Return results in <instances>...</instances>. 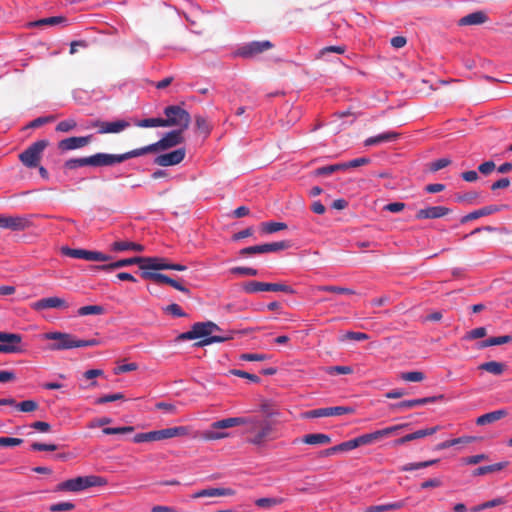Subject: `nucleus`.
Returning <instances> with one entry per match:
<instances>
[{"label": "nucleus", "instance_id": "obj_64", "mask_svg": "<svg viewBox=\"0 0 512 512\" xmlns=\"http://www.w3.org/2000/svg\"><path fill=\"white\" fill-rule=\"evenodd\" d=\"M451 163L449 158H440L432 163H430V170L436 172L440 169L447 167Z\"/></svg>", "mask_w": 512, "mask_h": 512}, {"label": "nucleus", "instance_id": "obj_54", "mask_svg": "<svg viewBox=\"0 0 512 512\" xmlns=\"http://www.w3.org/2000/svg\"><path fill=\"white\" fill-rule=\"evenodd\" d=\"M75 508V504L71 502H61L52 504L49 508L51 512H65V511H71Z\"/></svg>", "mask_w": 512, "mask_h": 512}, {"label": "nucleus", "instance_id": "obj_62", "mask_svg": "<svg viewBox=\"0 0 512 512\" xmlns=\"http://www.w3.org/2000/svg\"><path fill=\"white\" fill-rule=\"evenodd\" d=\"M328 374H351L353 372L350 366H330L326 369Z\"/></svg>", "mask_w": 512, "mask_h": 512}, {"label": "nucleus", "instance_id": "obj_27", "mask_svg": "<svg viewBox=\"0 0 512 512\" xmlns=\"http://www.w3.org/2000/svg\"><path fill=\"white\" fill-rule=\"evenodd\" d=\"M234 490L230 488H208L203 489L196 492L192 497L193 498H201V497H221V496H231L234 495Z\"/></svg>", "mask_w": 512, "mask_h": 512}, {"label": "nucleus", "instance_id": "obj_8", "mask_svg": "<svg viewBox=\"0 0 512 512\" xmlns=\"http://www.w3.org/2000/svg\"><path fill=\"white\" fill-rule=\"evenodd\" d=\"M48 145L49 141L47 139H41L34 142L19 155L20 161L28 168L37 167L41 159V155Z\"/></svg>", "mask_w": 512, "mask_h": 512}, {"label": "nucleus", "instance_id": "obj_21", "mask_svg": "<svg viewBox=\"0 0 512 512\" xmlns=\"http://www.w3.org/2000/svg\"><path fill=\"white\" fill-rule=\"evenodd\" d=\"M189 433V429L186 426H178L165 428L161 430L152 431L153 441H160L173 437L186 436Z\"/></svg>", "mask_w": 512, "mask_h": 512}, {"label": "nucleus", "instance_id": "obj_46", "mask_svg": "<svg viewBox=\"0 0 512 512\" xmlns=\"http://www.w3.org/2000/svg\"><path fill=\"white\" fill-rule=\"evenodd\" d=\"M317 290L323 291V292L337 293V294H347V295L355 294V291L350 288H345V287H340V286H332V285L318 286Z\"/></svg>", "mask_w": 512, "mask_h": 512}, {"label": "nucleus", "instance_id": "obj_24", "mask_svg": "<svg viewBox=\"0 0 512 512\" xmlns=\"http://www.w3.org/2000/svg\"><path fill=\"white\" fill-rule=\"evenodd\" d=\"M68 304L64 299L59 297H48L38 300L33 304V308L36 310H44L50 308H67Z\"/></svg>", "mask_w": 512, "mask_h": 512}, {"label": "nucleus", "instance_id": "obj_55", "mask_svg": "<svg viewBox=\"0 0 512 512\" xmlns=\"http://www.w3.org/2000/svg\"><path fill=\"white\" fill-rule=\"evenodd\" d=\"M369 339V335L362 332H353L348 331L346 334H344L341 338L342 341L344 340H355V341H363Z\"/></svg>", "mask_w": 512, "mask_h": 512}, {"label": "nucleus", "instance_id": "obj_40", "mask_svg": "<svg viewBox=\"0 0 512 512\" xmlns=\"http://www.w3.org/2000/svg\"><path fill=\"white\" fill-rule=\"evenodd\" d=\"M83 259L87 261L106 262L111 259V256L99 251H90L84 249Z\"/></svg>", "mask_w": 512, "mask_h": 512}, {"label": "nucleus", "instance_id": "obj_34", "mask_svg": "<svg viewBox=\"0 0 512 512\" xmlns=\"http://www.w3.org/2000/svg\"><path fill=\"white\" fill-rule=\"evenodd\" d=\"M507 465H508V462L504 461V462H499V463H495L492 465L481 466V467L476 468L472 472V475L473 476H482L485 474L498 472V471L503 470L505 467H507Z\"/></svg>", "mask_w": 512, "mask_h": 512}, {"label": "nucleus", "instance_id": "obj_47", "mask_svg": "<svg viewBox=\"0 0 512 512\" xmlns=\"http://www.w3.org/2000/svg\"><path fill=\"white\" fill-rule=\"evenodd\" d=\"M504 503H505L504 498L499 497V498H495V499H492L490 501L484 502L482 504H479L477 506H474V507L471 508V511L472 512H480V511H482L484 509L493 508V507L502 505Z\"/></svg>", "mask_w": 512, "mask_h": 512}, {"label": "nucleus", "instance_id": "obj_17", "mask_svg": "<svg viewBox=\"0 0 512 512\" xmlns=\"http://www.w3.org/2000/svg\"><path fill=\"white\" fill-rule=\"evenodd\" d=\"M273 47V44L268 41H253L243 47H241L238 51V54L244 58L254 57L266 50H269Z\"/></svg>", "mask_w": 512, "mask_h": 512}, {"label": "nucleus", "instance_id": "obj_57", "mask_svg": "<svg viewBox=\"0 0 512 512\" xmlns=\"http://www.w3.org/2000/svg\"><path fill=\"white\" fill-rule=\"evenodd\" d=\"M486 334H487V331H486L485 327H478V328H475V329L469 331L465 335V339L466 340L480 339V338L485 337Z\"/></svg>", "mask_w": 512, "mask_h": 512}, {"label": "nucleus", "instance_id": "obj_33", "mask_svg": "<svg viewBox=\"0 0 512 512\" xmlns=\"http://www.w3.org/2000/svg\"><path fill=\"white\" fill-rule=\"evenodd\" d=\"M302 442L308 445L329 444L331 437L323 433L307 434L302 438Z\"/></svg>", "mask_w": 512, "mask_h": 512}, {"label": "nucleus", "instance_id": "obj_53", "mask_svg": "<svg viewBox=\"0 0 512 512\" xmlns=\"http://www.w3.org/2000/svg\"><path fill=\"white\" fill-rule=\"evenodd\" d=\"M479 197V193L478 192H468V193H465V194H458L456 195V201L459 202V203H474L476 201V199Z\"/></svg>", "mask_w": 512, "mask_h": 512}, {"label": "nucleus", "instance_id": "obj_2", "mask_svg": "<svg viewBox=\"0 0 512 512\" xmlns=\"http://www.w3.org/2000/svg\"><path fill=\"white\" fill-rule=\"evenodd\" d=\"M222 331L221 328L212 321L197 322L192 325L187 332L181 333L178 340L200 339L194 343L195 347H204L213 343H222L234 339V331H228L224 335H214L216 332Z\"/></svg>", "mask_w": 512, "mask_h": 512}, {"label": "nucleus", "instance_id": "obj_50", "mask_svg": "<svg viewBox=\"0 0 512 512\" xmlns=\"http://www.w3.org/2000/svg\"><path fill=\"white\" fill-rule=\"evenodd\" d=\"M283 502L281 498H259L255 501V504L261 508H270L279 505Z\"/></svg>", "mask_w": 512, "mask_h": 512}, {"label": "nucleus", "instance_id": "obj_4", "mask_svg": "<svg viewBox=\"0 0 512 512\" xmlns=\"http://www.w3.org/2000/svg\"><path fill=\"white\" fill-rule=\"evenodd\" d=\"M165 127H178L184 132L190 125L191 116L188 111L178 105L167 106L164 109Z\"/></svg>", "mask_w": 512, "mask_h": 512}, {"label": "nucleus", "instance_id": "obj_59", "mask_svg": "<svg viewBox=\"0 0 512 512\" xmlns=\"http://www.w3.org/2000/svg\"><path fill=\"white\" fill-rule=\"evenodd\" d=\"M230 373L232 375L248 379V380H250V381H252L254 383H259L260 382V378L257 375L250 374V373L245 372L243 370L233 369V370L230 371Z\"/></svg>", "mask_w": 512, "mask_h": 512}, {"label": "nucleus", "instance_id": "obj_58", "mask_svg": "<svg viewBox=\"0 0 512 512\" xmlns=\"http://www.w3.org/2000/svg\"><path fill=\"white\" fill-rule=\"evenodd\" d=\"M164 311L173 315L174 317H186V313L176 303H172V304L166 306L164 308Z\"/></svg>", "mask_w": 512, "mask_h": 512}, {"label": "nucleus", "instance_id": "obj_23", "mask_svg": "<svg viewBox=\"0 0 512 512\" xmlns=\"http://www.w3.org/2000/svg\"><path fill=\"white\" fill-rule=\"evenodd\" d=\"M438 429H439V427L435 426V427H431V428H425V429L417 430V431H415L413 433L407 434V435H405V436H403L401 438H398V439L394 440L393 441V446L397 447V446L403 445V444H405V443H407L409 441L433 435L434 433H436L438 431Z\"/></svg>", "mask_w": 512, "mask_h": 512}, {"label": "nucleus", "instance_id": "obj_10", "mask_svg": "<svg viewBox=\"0 0 512 512\" xmlns=\"http://www.w3.org/2000/svg\"><path fill=\"white\" fill-rule=\"evenodd\" d=\"M130 127V122L124 119L115 121H102L100 119L93 120L87 128H97L99 134H119Z\"/></svg>", "mask_w": 512, "mask_h": 512}, {"label": "nucleus", "instance_id": "obj_13", "mask_svg": "<svg viewBox=\"0 0 512 512\" xmlns=\"http://www.w3.org/2000/svg\"><path fill=\"white\" fill-rule=\"evenodd\" d=\"M354 408L349 406H335V407H325L319 409H313L307 411L304 416L306 418H319V417H331V416H340L344 414H352L354 413Z\"/></svg>", "mask_w": 512, "mask_h": 512}, {"label": "nucleus", "instance_id": "obj_32", "mask_svg": "<svg viewBox=\"0 0 512 512\" xmlns=\"http://www.w3.org/2000/svg\"><path fill=\"white\" fill-rule=\"evenodd\" d=\"M67 19L64 16H52L48 18H42L36 21L29 22L27 24L28 27H44V26H54L58 24L65 23Z\"/></svg>", "mask_w": 512, "mask_h": 512}, {"label": "nucleus", "instance_id": "obj_52", "mask_svg": "<svg viewBox=\"0 0 512 512\" xmlns=\"http://www.w3.org/2000/svg\"><path fill=\"white\" fill-rule=\"evenodd\" d=\"M401 378L404 381L421 382L422 380H424L425 375H424V373H422L420 371H411V372L402 373Z\"/></svg>", "mask_w": 512, "mask_h": 512}, {"label": "nucleus", "instance_id": "obj_29", "mask_svg": "<svg viewBox=\"0 0 512 512\" xmlns=\"http://www.w3.org/2000/svg\"><path fill=\"white\" fill-rule=\"evenodd\" d=\"M506 415L507 411L505 409L495 410L479 416L476 419V424L480 426L491 424L504 418Z\"/></svg>", "mask_w": 512, "mask_h": 512}, {"label": "nucleus", "instance_id": "obj_49", "mask_svg": "<svg viewBox=\"0 0 512 512\" xmlns=\"http://www.w3.org/2000/svg\"><path fill=\"white\" fill-rule=\"evenodd\" d=\"M76 126H77V123H76L75 119L69 118V119L60 121L56 125L55 130L57 132L67 133V132L74 130L76 128Z\"/></svg>", "mask_w": 512, "mask_h": 512}, {"label": "nucleus", "instance_id": "obj_30", "mask_svg": "<svg viewBox=\"0 0 512 512\" xmlns=\"http://www.w3.org/2000/svg\"><path fill=\"white\" fill-rule=\"evenodd\" d=\"M406 505L405 500H399L387 504L373 505L365 509V512H387L401 510Z\"/></svg>", "mask_w": 512, "mask_h": 512}, {"label": "nucleus", "instance_id": "obj_60", "mask_svg": "<svg viewBox=\"0 0 512 512\" xmlns=\"http://www.w3.org/2000/svg\"><path fill=\"white\" fill-rule=\"evenodd\" d=\"M231 273L242 276H256L258 271L250 267H234L231 269Z\"/></svg>", "mask_w": 512, "mask_h": 512}, {"label": "nucleus", "instance_id": "obj_25", "mask_svg": "<svg viewBox=\"0 0 512 512\" xmlns=\"http://www.w3.org/2000/svg\"><path fill=\"white\" fill-rule=\"evenodd\" d=\"M141 261H142V257L136 256V257H132V258L121 259V260H118V261H115V262L109 263V264L98 265V266H96V268L99 270H102V271L109 272V271H113V270H116V269H119V268H122L125 266H130L133 264H138L140 267Z\"/></svg>", "mask_w": 512, "mask_h": 512}, {"label": "nucleus", "instance_id": "obj_18", "mask_svg": "<svg viewBox=\"0 0 512 512\" xmlns=\"http://www.w3.org/2000/svg\"><path fill=\"white\" fill-rule=\"evenodd\" d=\"M22 336L16 333H7L0 331V345L7 346L9 351H2V353H19L23 349L21 347Z\"/></svg>", "mask_w": 512, "mask_h": 512}, {"label": "nucleus", "instance_id": "obj_41", "mask_svg": "<svg viewBox=\"0 0 512 512\" xmlns=\"http://www.w3.org/2000/svg\"><path fill=\"white\" fill-rule=\"evenodd\" d=\"M104 312L105 309L101 305H87L79 308L77 311L79 316L102 315Z\"/></svg>", "mask_w": 512, "mask_h": 512}, {"label": "nucleus", "instance_id": "obj_3", "mask_svg": "<svg viewBox=\"0 0 512 512\" xmlns=\"http://www.w3.org/2000/svg\"><path fill=\"white\" fill-rule=\"evenodd\" d=\"M184 142L183 132L181 130H172L164 135L159 141L150 145L136 148L138 157L148 153L168 150Z\"/></svg>", "mask_w": 512, "mask_h": 512}, {"label": "nucleus", "instance_id": "obj_39", "mask_svg": "<svg viewBox=\"0 0 512 512\" xmlns=\"http://www.w3.org/2000/svg\"><path fill=\"white\" fill-rule=\"evenodd\" d=\"M287 229V224L284 222H263L261 224V230L264 233L272 234L281 230Z\"/></svg>", "mask_w": 512, "mask_h": 512}, {"label": "nucleus", "instance_id": "obj_44", "mask_svg": "<svg viewBox=\"0 0 512 512\" xmlns=\"http://www.w3.org/2000/svg\"><path fill=\"white\" fill-rule=\"evenodd\" d=\"M15 408L24 413H31L38 410L39 404L35 400H24L22 402H17Z\"/></svg>", "mask_w": 512, "mask_h": 512}, {"label": "nucleus", "instance_id": "obj_20", "mask_svg": "<svg viewBox=\"0 0 512 512\" xmlns=\"http://www.w3.org/2000/svg\"><path fill=\"white\" fill-rule=\"evenodd\" d=\"M168 261L163 257H142L140 269L142 270L141 276L144 273L155 272L159 270H167Z\"/></svg>", "mask_w": 512, "mask_h": 512}, {"label": "nucleus", "instance_id": "obj_19", "mask_svg": "<svg viewBox=\"0 0 512 512\" xmlns=\"http://www.w3.org/2000/svg\"><path fill=\"white\" fill-rule=\"evenodd\" d=\"M451 213V209L445 206H429L419 209L415 214L417 220L438 219Z\"/></svg>", "mask_w": 512, "mask_h": 512}, {"label": "nucleus", "instance_id": "obj_51", "mask_svg": "<svg viewBox=\"0 0 512 512\" xmlns=\"http://www.w3.org/2000/svg\"><path fill=\"white\" fill-rule=\"evenodd\" d=\"M134 431V427L132 426H124V427H106L103 428L102 432L106 435H114V434H129Z\"/></svg>", "mask_w": 512, "mask_h": 512}, {"label": "nucleus", "instance_id": "obj_45", "mask_svg": "<svg viewBox=\"0 0 512 512\" xmlns=\"http://www.w3.org/2000/svg\"><path fill=\"white\" fill-rule=\"evenodd\" d=\"M438 461H439L438 459H434V460H428V461L417 462V463H408V464L402 466L400 468V470L403 472H406V471L422 469V468L432 466V465L436 464Z\"/></svg>", "mask_w": 512, "mask_h": 512}, {"label": "nucleus", "instance_id": "obj_36", "mask_svg": "<svg viewBox=\"0 0 512 512\" xmlns=\"http://www.w3.org/2000/svg\"><path fill=\"white\" fill-rule=\"evenodd\" d=\"M506 365L498 361H489L479 365V369L491 373L493 375H501L505 370Z\"/></svg>", "mask_w": 512, "mask_h": 512}, {"label": "nucleus", "instance_id": "obj_1", "mask_svg": "<svg viewBox=\"0 0 512 512\" xmlns=\"http://www.w3.org/2000/svg\"><path fill=\"white\" fill-rule=\"evenodd\" d=\"M239 425H245V433L248 435L247 441L253 445H263L268 441L276 440L280 437L277 428V421L274 419L252 417H231L215 421L211 424V430L203 434L206 440H218L229 436L226 432H218L219 429H227Z\"/></svg>", "mask_w": 512, "mask_h": 512}, {"label": "nucleus", "instance_id": "obj_43", "mask_svg": "<svg viewBox=\"0 0 512 512\" xmlns=\"http://www.w3.org/2000/svg\"><path fill=\"white\" fill-rule=\"evenodd\" d=\"M195 125L197 130L205 137L210 134L212 127L205 117L200 115L195 116Z\"/></svg>", "mask_w": 512, "mask_h": 512}, {"label": "nucleus", "instance_id": "obj_22", "mask_svg": "<svg viewBox=\"0 0 512 512\" xmlns=\"http://www.w3.org/2000/svg\"><path fill=\"white\" fill-rule=\"evenodd\" d=\"M443 395L440 396H432V397H425V398H419V399H412V400H404L399 403H396L392 405V408L395 411H404L407 409H412L416 406L425 405L428 403H434L438 399H442Z\"/></svg>", "mask_w": 512, "mask_h": 512}, {"label": "nucleus", "instance_id": "obj_15", "mask_svg": "<svg viewBox=\"0 0 512 512\" xmlns=\"http://www.w3.org/2000/svg\"><path fill=\"white\" fill-rule=\"evenodd\" d=\"M93 139L92 135H86V136H73L69 138H65L58 142V149L61 152H67L72 151L76 149H81L88 144L91 143Z\"/></svg>", "mask_w": 512, "mask_h": 512}, {"label": "nucleus", "instance_id": "obj_5", "mask_svg": "<svg viewBox=\"0 0 512 512\" xmlns=\"http://www.w3.org/2000/svg\"><path fill=\"white\" fill-rule=\"evenodd\" d=\"M105 481L99 476H79L73 479L66 480L57 485V491H71L79 492L90 487L100 486Z\"/></svg>", "mask_w": 512, "mask_h": 512}, {"label": "nucleus", "instance_id": "obj_28", "mask_svg": "<svg viewBox=\"0 0 512 512\" xmlns=\"http://www.w3.org/2000/svg\"><path fill=\"white\" fill-rule=\"evenodd\" d=\"M499 210H500L499 207L496 205H489V206L482 207V208L475 210V211L465 215L464 217H462L461 223H467L469 221L478 219L480 217L496 213Z\"/></svg>", "mask_w": 512, "mask_h": 512}, {"label": "nucleus", "instance_id": "obj_56", "mask_svg": "<svg viewBox=\"0 0 512 512\" xmlns=\"http://www.w3.org/2000/svg\"><path fill=\"white\" fill-rule=\"evenodd\" d=\"M269 358V355L260 353H244L240 355V359L244 361H265Z\"/></svg>", "mask_w": 512, "mask_h": 512}, {"label": "nucleus", "instance_id": "obj_42", "mask_svg": "<svg viewBox=\"0 0 512 512\" xmlns=\"http://www.w3.org/2000/svg\"><path fill=\"white\" fill-rule=\"evenodd\" d=\"M135 125L141 128L165 127L164 118H146L135 122Z\"/></svg>", "mask_w": 512, "mask_h": 512}, {"label": "nucleus", "instance_id": "obj_9", "mask_svg": "<svg viewBox=\"0 0 512 512\" xmlns=\"http://www.w3.org/2000/svg\"><path fill=\"white\" fill-rule=\"evenodd\" d=\"M243 291L248 294L258 293L262 291L284 292L286 294H294L295 290L284 283H267L259 281H249L244 283Z\"/></svg>", "mask_w": 512, "mask_h": 512}, {"label": "nucleus", "instance_id": "obj_26", "mask_svg": "<svg viewBox=\"0 0 512 512\" xmlns=\"http://www.w3.org/2000/svg\"><path fill=\"white\" fill-rule=\"evenodd\" d=\"M399 137H400L399 133L394 132V131H388V132H384V133H381L379 135L367 138L364 141V145L365 146L379 145V144H382V143L395 141Z\"/></svg>", "mask_w": 512, "mask_h": 512}, {"label": "nucleus", "instance_id": "obj_6", "mask_svg": "<svg viewBox=\"0 0 512 512\" xmlns=\"http://www.w3.org/2000/svg\"><path fill=\"white\" fill-rule=\"evenodd\" d=\"M138 157L137 150L133 149L122 154L96 153L90 155L91 167H108L126 160Z\"/></svg>", "mask_w": 512, "mask_h": 512}, {"label": "nucleus", "instance_id": "obj_16", "mask_svg": "<svg viewBox=\"0 0 512 512\" xmlns=\"http://www.w3.org/2000/svg\"><path fill=\"white\" fill-rule=\"evenodd\" d=\"M186 155V150L184 148H178L169 153L160 154L154 159V163L158 166L168 167L174 166L181 163Z\"/></svg>", "mask_w": 512, "mask_h": 512}, {"label": "nucleus", "instance_id": "obj_63", "mask_svg": "<svg viewBox=\"0 0 512 512\" xmlns=\"http://www.w3.org/2000/svg\"><path fill=\"white\" fill-rule=\"evenodd\" d=\"M61 251L65 256L76 259H83L84 249H72L69 247H63Z\"/></svg>", "mask_w": 512, "mask_h": 512}, {"label": "nucleus", "instance_id": "obj_7", "mask_svg": "<svg viewBox=\"0 0 512 512\" xmlns=\"http://www.w3.org/2000/svg\"><path fill=\"white\" fill-rule=\"evenodd\" d=\"M44 339L52 340L53 343L49 344L48 349L51 351L68 350L78 348V339L69 333L63 332H48L43 335Z\"/></svg>", "mask_w": 512, "mask_h": 512}, {"label": "nucleus", "instance_id": "obj_38", "mask_svg": "<svg viewBox=\"0 0 512 512\" xmlns=\"http://www.w3.org/2000/svg\"><path fill=\"white\" fill-rule=\"evenodd\" d=\"M91 166L90 156L81 158H71L64 163V168L68 170H75L80 167Z\"/></svg>", "mask_w": 512, "mask_h": 512}, {"label": "nucleus", "instance_id": "obj_37", "mask_svg": "<svg viewBox=\"0 0 512 512\" xmlns=\"http://www.w3.org/2000/svg\"><path fill=\"white\" fill-rule=\"evenodd\" d=\"M512 342V335H503L498 337H490L479 343V348H486L490 346L502 345Z\"/></svg>", "mask_w": 512, "mask_h": 512}, {"label": "nucleus", "instance_id": "obj_48", "mask_svg": "<svg viewBox=\"0 0 512 512\" xmlns=\"http://www.w3.org/2000/svg\"><path fill=\"white\" fill-rule=\"evenodd\" d=\"M381 439L379 430L358 436L360 446L370 445Z\"/></svg>", "mask_w": 512, "mask_h": 512}, {"label": "nucleus", "instance_id": "obj_61", "mask_svg": "<svg viewBox=\"0 0 512 512\" xmlns=\"http://www.w3.org/2000/svg\"><path fill=\"white\" fill-rule=\"evenodd\" d=\"M22 443H23V439H21V438L0 437V446L1 447L19 446Z\"/></svg>", "mask_w": 512, "mask_h": 512}, {"label": "nucleus", "instance_id": "obj_11", "mask_svg": "<svg viewBox=\"0 0 512 512\" xmlns=\"http://www.w3.org/2000/svg\"><path fill=\"white\" fill-rule=\"evenodd\" d=\"M32 226L29 216L26 215H0V228L11 231H24Z\"/></svg>", "mask_w": 512, "mask_h": 512}, {"label": "nucleus", "instance_id": "obj_35", "mask_svg": "<svg viewBox=\"0 0 512 512\" xmlns=\"http://www.w3.org/2000/svg\"><path fill=\"white\" fill-rule=\"evenodd\" d=\"M111 248L113 251L134 250L137 252H142L144 250L143 245L130 241H115L112 243Z\"/></svg>", "mask_w": 512, "mask_h": 512}, {"label": "nucleus", "instance_id": "obj_31", "mask_svg": "<svg viewBox=\"0 0 512 512\" xmlns=\"http://www.w3.org/2000/svg\"><path fill=\"white\" fill-rule=\"evenodd\" d=\"M487 20L488 17L483 11H476L462 17L459 20V24L462 26L479 25L485 23Z\"/></svg>", "mask_w": 512, "mask_h": 512}, {"label": "nucleus", "instance_id": "obj_12", "mask_svg": "<svg viewBox=\"0 0 512 512\" xmlns=\"http://www.w3.org/2000/svg\"><path fill=\"white\" fill-rule=\"evenodd\" d=\"M290 247L289 241H279L274 243H266L261 245L249 246L240 250L241 256H248L254 254L277 252L288 249Z\"/></svg>", "mask_w": 512, "mask_h": 512}, {"label": "nucleus", "instance_id": "obj_14", "mask_svg": "<svg viewBox=\"0 0 512 512\" xmlns=\"http://www.w3.org/2000/svg\"><path fill=\"white\" fill-rule=\"evenodd\" d=\"M143 279L151 280L157 284H168L176 290L190 295V290L183 286L179 281L159 272H147L143 274Z\"/></svg>", "mask_w": 512, "mask_h": 512}]
</instances>
